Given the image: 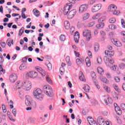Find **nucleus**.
I'll use <instances>...</instances> for the list:
<instances>
[{
    "instance_id": "f257e3e1",
    "label": "nucleus",
    "mask_w": 125,
    "mask_h": 125,
    "mask_svg": "<svg viewBox=\"0 0 125 125\" xmlns=\"http://www.w3.org/2000/svg\"><path fill=\"white\" fill-rule=\"evenodd\" d=\"M33 95L38 101H42L43 100V96L42 95V90L40 88L34 90L33 92Z\"/></svg>"
},
{
    "instance_id": "f03ea898",
    "label": "nucleus",
    "mask_w": 125,
    "mask_h": 125,
    "mask_svg": "<svg viewBox=\"0 0 125 125\" xmlns=\"http://www.w3.org/2000/svg\"><path fill=\"white\" fill-rule=\"evenodd\" d=\"M43 90L44 93L48 97H51V95H52L53 92L52 91V89H51V87L49 86V85H47L43 86Z\"/></svg>"
},
{
    "instance_id": "7ed1b4c3",
    "label": "nucleus",
    "mask_w": 125,
    "mask_h": 125,
    "mask_svg": "<svg viewBox=\"0 0 125 125\" xmlns=\"http://www.w3.org/2000/svg\"><path fill=\"white\" fill-rule=\"evenodd\" d=\"M83 36L86 38L87 42H89L91 39V32L89 29H85L83 32Z\"/></svg>"
},
{
    "instance_id": "20e7f679",
    "label": "nucleus",
    "mask_w": 125,
    "mask_h": 125,
    "mask_svg": "<svg viewBox=\"0 0 125 125\" xmlns=\"http://www.w3.org/2000/svg\"><path fill=\"white\" fill-rule=\"evenodd\" d=\"M101 7H102V4L101 3L95 4L92 7V12H97V11H99L101 9Z\"/></svg>"
},
{
    "instance_id": "39448f33",
    "label": "nucleus",
    "mask_w": 125,
    "mask_h": 125,
    "mask_svg": "<svg viewBox=\"0 0 125 125\" xmlns=\"http://www.w3.org/2000/svg\"><path fill=\"white\" fill-rule=\"evenodd\" d=\"M23 86L26 90H30L32 88V83L30 81H27L24 83Z\"/></svg>"
},
{
    "instance_id": "423d86ee",
    "label": "nucleus",
    "mask_w": 125,
    "mask_h": 125,
    "mask_svg": "<svg viewBox=\"0 0 125 125\" xmlns=\"http://www.w3.org/2000/svg\"><path fill=\"white\" fill-rule=\"evenodd\" d=\"M76 13H77V11L75 9L71 10L69 11L68 15L67 18L68 19H72L73 17L76 15Z\"/></svg>"
},
{
    "instance_id": "0eeeda50",
    "label": "nucleus",
    "mask_w": 125,
    "mask_h": 125,
    "mask_svg": "<svg viewBox=\"0 0 125 125\" xmlns=\"http://www.w3.org/2000/svg\"><path fill=\"white\" fill-rule=\"evenodd\" d=\"M28 77L31 79H36L38 77V73L35 71H30L28 73Z\"/></svg>"
},
{
    "instance_id": "6e6552de",
    "label": "nucleus",
    "mask_w": 125,
    "mask_h": 125,
    "mask_svg": "<svg viewBox=\"0 0 125 125\" xmlns=\"http://www.w3.org/2000/svg\"><path fill=\"white\" fill-rule=\"evenodd\" d=\"M72 8V6L66 5L64 6L63 8V14L64 15H67L68 14V12L70 11V9Z\"/></svg>"
},
{
    "instance_id": "1a4fd4ad",
    "label": "nucleus",
    "mask_w": 125,
    "mask_h": 125,
    "mask_svg": "<svg viewBox=\"0 0 125 125\" xmlns=\"http://www.w3.org/2000/svg\"><path fill=\"white\" fill-rule=\"evenodd\" d=\"M118 7L115 4H111L108 6V11L110 12H113L116 10Z\"/></svg>"
},
{
    "instance_id": "9d476101",
    "label": "nucleus",
    "mask_w": 125,
    "mask_h": 125,
    "mask_svg": "<svg viewBox=\"0 0 125 125\" xmlns=\"http://www.w3.org/2000/svg\"><path fill=\"white\" fill-rule=\"evenodd\" d=\"M86 9H87V5L85 4H83L79 8V12L83 13V11H86Z\"/></svg>"
},
{
    "instance_id": "9b49d317",
    "label": "nucleus",
    "mask_w": 125,
    "mask_h": 125,
    "mask_svg": "<svg viewBox=\"0 0 125 125\" xmlns=\"http://www.w3.org/2000/svg\"><path fill=\"white\" fill-rule=\"evenodd\" d=\"M17 80V75L15 73H13L10 76V81L11 83H15Z\"/></svg>"
},
{
    "instance_id": "f8f14e48",
    "label": "nucleus",
    "mask_w": 125,
    "mask_h": 125,
    "mask_svg": "<svg viewBox=\"0 0 125 125\" xmlns=\"http://www.w3.org/2000/svg\"><path fill=\"white\" fill-rule=\"evenodd\" d=\"M25 103L26 106H31V97L29 96H25Z\"/></svg>"
},
{
    "instance_id": "ddd939ff",
    "label": "nucleus",
    "mask_w": 125,
    "mask_h": 125,
    "mask_svg": "<svg viewBox=\"0 0 125 125\" xmlns=\"http://www.w3.org/2000/svg\"><path fill=\"white\" fill-rule=\"evenodd\" d=\"M97 123L99 125H105V122L104 121V119L102 117H99L97 119Z\"/></svg>"
},
{
    "instance_id": "4468645a",
    "label": "nucleus",
    "mask_w": 125,
    "mask_h": 125,
    "mask_svg": "<svg viewBox=\"0 0 125 125\" xmlns=\"http://www.w3.org/2000/svg\"><path fill=\"white\" fill-rule=\"evenodd\" d=\"M37 69V71L40 73L41 76H42V77H44L45 76V75H46V72H45V71L43 70V69H42V68L40 67Z\"/></svg>"
},
{
    "instance_id": "2eb2a0df",
    "label": "nucleus",
    "mask_w": 125,
    "mask_h": 125,
    "mask_svg": "<svg viewBox=\"0 0 125 125\" xmlns=\"http://www.w3.org/2000/svg\"><path fill=\"white\" fill-rule=\"evenodd\" d=\"M105 55L107 56H109V57H112V56H114V52L111 51L110 50H106L104 52Z\"/></svg>"
},
{
    "instance_id": "dca6fc26",
    "label": "nucleus",
    "mask_w": 125,
    "mask_h": 125,
    "mask_svg": "<svg viewBox=\"0 0 125 125\" xmlns=\"http://www.w3.org/2000/svg\"><path fill=\"white\" fill-rule=\"evenodd\" d=\"M79 79L82 82H85V78H84V75H83V72L80 71L79 73Z\"/></svg>"
},
{
    "instance_id": "f3484780",
    "label": "nucleus",
    "mask_w": 125,
    "mask_h": 125,
    "mask_svg": "<svg viewBox=\"0 0 125 125\" xmlns=\"http://www.w3.org/2000/svg\"><path fill=\"white\" fill-rule=\"evenodd\" d=\"M79 39H80V35H79V32L77 31L75 32V35L74 36V41L76 43L79 42Z\"/></svg>"
},
{
    "instance_id": "a211bd4d",
    "label": "nucleus",
    "mask_w": 125,
    "mask_h": 125,
    "mask_svg": "<svg viewBox=\"0 0 125 125\" xmlns=\"http://www.w3.org/2000/svg\"><path fill=\"white\" fill-rule=\"evenodd\" d=\"M115 111L117 113V115H119L120 116V115H122V110H121V108L119 106H116L115 107Z\"/></svg>"
},
{
    "instance_id": "6ab92c4d",
    "label": "nucleus",
    "mask_w": 125,
    "mask_h": 125,
    "mask_svg": "<svg viewBox=\"0 0 125 125\" xmlns=\"http://www.w3.org/2000/svg\"><path fill=\"white\" fill-rule=\"evenodd\" d=\"M89 16H90V15L88 13H86L83 15V20L85 21L87 20L88 18H89Z\"/></svg>"
},
{
    "instance_id": "aec40b11",
    "label": "nucleus",
    "mask_w": 125,
    "mask_h": 125,
    "mask_svg": "<svg viewBox=\"0 0 125 125\" xmlns=\"http://www.w3.org/2000/svg\"><path fill=\"white\" fill-rule=\"evenodd\" d=\"M83 89L86 92H89V90L90 89V87L88 86V85L85 84H84V87H83Z\"/></svg>"
},
{
    "instance_id": "412c9836",
    "label": "nucleus",
    "mask_w": 125,
    "mask_h": 125,
    "mask_svg": "<svg viewBox=\"0 0 125 125\" xmlns=\"http://www.w3.org/2000/svg\"><path fill=\"white\" fill-rule=\"evenodd\" d=\"M64 28L66 30H69L70 29V22L68 21H64Z\"/></svg>"
},
{
    "instance_id": "4be33fe9",
    "label": "nucleus",
    "mask_w": 125,
    "mask_h": 125,
    "mask_svg": "<svg viewBox=\"0 0 125 125\" xmlns=\"http://www.w3.org/2000/svg\"><path fill=\"white\" fill-rule=\"evenodd\" d=\"M19 69L20 71H24V70L27 69V65L22 63L20 65Z\"/></svg>"
},
{
    "instance_id": "5701e85b",
    "label": "nucleus",
    "mask_w": 125,
    "mask_h": 125,
    "mask_svg": "<svg viewBox=\"0 0 125 125\" xmlns=\"http://www.w3.org/2000/svg\"><path fill=\"white\" fill-rule=\"evenodd\" d=\"M94 49L95 52H98L99 50V44L98 43H95L94 45Z\"/></svg>"
},
{
    "instance_id": "b1692460",
    "label": "nucleus",
    "mask_w": 125,
    "mask_h": 125,
    "mask_svg": "<svg viewBox=\"0 0 125 125\" xmlns=\"http://www.w3.org/2000/svg\"><path fill=\"white\" fill-rule=\"evenodd\" d=\"M33 12L36 17H39L40 16V11L37 9H33Z\"/></svg>"
},
{
    "instance_id": "393cba45",
    "label": "nucleus",
    "mask_w": 125,
    "mask_h": 125,
    "mask_svg": "<svg viewBox=\"0 0 125 125\" xmlns=\"http://www.w3.org/2000/svg\"><path fill=\"white\" fill-rule=\"evenodd\" d=\"M65 60L67 64V66H72V63H71V61H70V57L68 56H66Z\"/></svg>"
},
{
    "instance_id": "a878e982",
    "label": "nucleus",
    "mask_w": 125,
    "mask_h": 125,
    "mask_svg": "<svg viewBox=\"0 0 125 125\" xmlns=\"http://www.w3.org/2000/svg\"><path fill=\"white\" fill-rule=\"evenodd\" d=\"M7 44L10 47L13 44V39H9L7 40Z\"/></svg>"
},
{
    "instance_id": "bb28decb",
    "label": "nucleus",
    "mask_w": 125,
    "mask_h": 125,
    "mask_svg": "<svg viewBox=\"0 0 125 125\" xmlns=\"http://www.w3.org/2000/svg\"><path fill=\"white\" fill-rule=\"evenodd\" d=\"M24 30H25V28H24L23 27H21L19 30L18 36L19 37H21V36H22V35H23V34H24Z\"/></svg>"
},
{
    "instance_id": "cd10ccee",
    "label": "nucleus",
    "mask_w": 125,
    "mask_h": 125,
    "mask_svg": "<svg viewBox=\"0 0 125 125\" xmlns=\"http://www.w3.org/2000/svg\"><path fill=\"white\" fill-rule=\"evenodd\" d=\"M112 96L113 98L115 99V100H118V99H119V95L118 94V93H117V92L115 91L112 92Z\"/></svg>"
},
{
    "instance_id": "c85d7f7f",
    "label": "nucleus",
    "mask_w": 125,
    "mask_h": 125,
    "mask_svg": "<svg viewBox=\"0 0 125 125\" xmlns=\"http://www.w3.org/2000/svg\"><path fill=\"white\" fill-rule=\"evenodd\" d=\"M101 16V14L100 13H98L94 16H92V19L93 20H96L97 19H98Z\"/></svg>"
},
{
    "instance_id": "c756f323",
    "label": "nucleus",
    "mask_w": 125,
    "mask_h": 125,
    "mask_svg": "<svg viewBox=\"0 0 125 125\" xmlns=\"http://www.w3.org/2000/svg\"><path fill=\"white\" fill-rule=\"evenodd\" d=\"M100 80L103 82V83H109V81H108V80L105 77H101Z\"/></svg>"
},
{
    "instance_id": "7c9ffc66",
    "label": "nucleus",
    "mask_w": 125,
    "mask_h": 125,
    "mask_svg": "<svg viewBox=\"0 0 125 125\" xmlns=\"http://www.w3.org/2000/svg\"><path fill=\"white\" fill-rule=\"evenodd\" d=\"M85 61L86 62V66H87V67H90L91 64L89 58L88 57L86 58Z\"/></svg>"
},
{
    "instance_id": "2f4dec72",
    "label": "nucleus",
    "mask_w": 125,
    "mask_h": 125,
    "mask_svg": "<svg viewBox=\"0 0 125 125\" xmlns=\"http://www.w3.org/2000/svg\"><path fill=\"white\" fill-rule=\"evenodd\" d=\"M113 88H114V89L116 90L117 92H121V90H120V88H119V86H118V85L116 84H113Z\"/></svg>"
},
{
    "instance_id": "473e14b6",
    "label": "nucleus",
    "mask_w": 125,
    "mask_h": 125,
    "mask_svg": "<svg viewBox=\"0 0 125 125\" xmlns=\"http://www.w3.org/2000/svg\"><path fill=\"white\" fill-rule=\"evenodd\" d=\"M104 89L107 92V93H110L111 92V90L110 89V87H108V86L104 85Z\"/></svg>"
},
{
    "instance_id": "72a5a7b5",
    "label": "nucleus",
    "mask_w": 125,
    "mask_h": 125,
    "mask_svg": "<svg viewBox=\"0 0 125 125\" xmlns=\"http://www.w3.org/2000/svg\"><path fill=\"white\" fill-rule=\"evenodd\" d=\"M96 27L98 29H102V28L104 27V23H99V24L96 25Z\"/></svg>"
},
{
    "instance_id": "f704fd0d",
    "label": "nucleus",
    "mask_w": 125,
    "mask_h": 125,
    "mask_svg": "<svg viewBox=\"0 0 125 125\" xmlns=\"http://www.w3.org/2000/svg\"><path fill=\"white\" fill-rule=\"evenodd\" d=\"M87 120L89 125H90V124H91L92 122L94 121V119H93V118H92L91 117H88L87 118Z\"/></svg>"
},
{
    "instance_id": "c9c22d12",
    "label": "nucleus",
    "mask_w": 125,
    "mask_h": 125,
    "mask_svg": "<svg viewBox=\"0 0 125 125\" xmlns=\"http://www.w3.org/2000/svg\"><path fill=\"white\" fill-rule=\"evenodd\" d=\"M114 43L115 45H116V46H118V47H121V46L122 45V43H121V42H120L119 41H114Z\"/></svg>"
},
{
    "instance_id": "e433bc0d",
    "label": "nucleus",
    "mask_w": 125,
    "mask_h": 125,
    "mask_svg": "<svg viewBox=\"0 0 125 125\" xmlns=\"http://www.w3.org/2000/svg\"><path fill=\"white\" fill-rule=\"evenodd\" d=\"M97 71L98 73H99V74H102V73H103L104 72V70H103V68H102V67H99L97 68Z\"/></svg>"
},
{
    "instance_id": "4c0bfd02",
    "label": "nucleus",
    "mask_w": 125,
    "mask_h": 125,
    "mask_svg": "<svg viewBox=\"0 0 125 125\" xmlns=\"http://www.w3.org/2000/svg\"><path fill=\"white\" fill-rule=\"evenodd\" d=\"M108 27L109 29H110V30H115V29H117V26L114 24H110Z\"/></svg>"
},
{
    "instance_id": "58836bf2",
    "label": "nucleus",
    "mask_w": 125,
    "mask_h": 125,
    "mask_svg": "<svg viewBox=\"0 0 125 125\" xmlns=\"http://www.w3.org/2000/svg\"><path fill=\"white\" fill-rule=\"evenodd\" d=\"M60 40L61 41V42H64L65 40H66V37H65V35H61L60 36Z\"/></svg>"
},
{
    "instance_id": "ea45409f",
    "label": "nucleus",
    "mask_w": 125,
    "mask_h": 125,
    "mask_svg": "<svg viewBox=\"0 0 125 125\" xmlns=\"http://www.w3.org/2000/svg\"><path fill=\"white\" fill-rule=\"evenodd\" d=\"M97 61L98 62V64H102V59L101 57H98L97 59Z\"/></svg>"
},
{
    "instance_id": "a19ab883",
    "label": "nucleus",
    "mask_w": 125,
    "mask_h": 125,
    "mask_svg": "<svg viewBox=\"0 0 125 125\" xmlns=\"http://www.w3.org/2000/svg\"><path fill=\"white\" fill-rule=\"evenodd\" d=\"M1 72L3 74H5V70L2 68V65L0 64V74Z\"/></svg>"
},
{
    "instance_id": "79ce46f5",
    "label": "nucleus",
    "mask_w": 125,
    "mask_h": 125,
    "mask_svg": "<svg viewBox=\"0 0 125 125\" xmlns=\"http://www.w3.org/2000/svg\"><path fill=\"white\" fill-rule=\"evenodd\" d=\"M104 20H105V17H103L98 20V23H103L102 22H103V21H104Z\"/></svg>"
},
{
    "instance_id": "37998d69",
    "label": "nucleus",
    "mask_w": 125,
    "mask_h": 125,
    "mask_svg": "<svg viewBox=\"0 0 125 125\" xmlns=\"http://www.w3.org/2000/svg\"><path fill=\"white\" fill-rule=\"evenodd\" d=\"M95 24V21H92L88 23L87 27H93V25Z\"/></svg>"
},
{
    "instance_id": "c03bdc74",
    "label": "nucleus",
    "mask_w": 125,
    "mask_h": 125,
    "mask_svg": "<svg viewBox=\"0 0 125 125\" xmlns=\"http://www.w3.org/2000/svg\"><path fill=\"white\" fill-rule=\"evenodd\" d=\"M47 67L48 70H49V71H51V70H52V65H51V63L50 62H49L47 64Z\"/></svg>"
},
{
    "instance_id": "a18cd8bd",
    "label": "nucleus",
    "mask_w": 125,
    "mask_h": 125,
    "mask_svg": "<svg viewBox=\"0 0 125 125\" xmlns=\"http://www.w3.org/2000/svg\"><path fill=\"white\" fill-rule=\"evenodd\" d=\"M91 77L93 80L96 79V74L94 72H91Z\"/></svg>"
},
{
    "instance_id": "49530a36",
    "label": "nucleus",
    "mask_w": 125,
    "mask_h": 125,
    "mask_svg": "<svg viewBox=\"0 0 125 125\" xmlns=\"http://www.w3.org/2000/svg\"><path fill=\"white\" fill-rule=\"evenodd\" d=\"M117 65H112V66L110 67V69L111 70H113V71H117Z\"/></svg>"
},
{
    "instance_id": "de8ad7c7",
    "label": "nucleus",
    "mask_w": 125,
    "mask_h": 125,
    "mask_svg": "<svg viewBox=\"0 0 125 125\" xmlns=\"http://www.w3.org/2000/svg\"><path fill=\"white\" fill-rule=\"evenodd\" d=\"M119 67L120 69H125V64L124 63H121L119 64Z\"/></svg>"
},
{
    "instance_id": "09e8293b",
    "label": "nucleus",
    "mask_w": 125,
    "mask_h": 125,
    "mask_svg": "<svg viewBox=\"0 0 125 125\" xmlns=\"http://www.w3.org/2000/svg\"><path fill=\"white\" fill-rule=\"evenodd\" d=\"M76 61L77 65H81L82 64V61L80 59H76Z\"/></svg>"
},
{
    "instance_id": "8fccbe9b",
    "label": "nucleus",
    "mask_w": 125,
    "mask_h": 125,
    "mask_svg": "<svg viewBox=\"0 0 125 125\" xmlns=\"http://www.w3.org/2000/svg\"><path fill=\"white\" fill-rule=\"evenodd\" d=\"M121 24L122 25L123 28H125V20L124 19H121Z\"/></svg>"
},
{
    "instance_id": "3c124183",
    "label": "nucleus",
    "mask_w": 125,
    "mask_h": 125,
    "mask_svg": "<svg viewBox=\"0 0 125 125\" xmlns=\"http://www.w3.org/2000/svg\"><path fill=\"white\" fill-rule=\"evenodd\" d=\"M109 23H115V22H116V19L114 18H111L109 20Z\"/></svg>"
},
{
    "instance_id": "603ef678",
    "label": "nucleus",
    "mask_w": 125,
    "mask_h": 125,
    "mask_svg": "<svg viewBox=\"0 0 125 125\" xmlns=\"http://www.w3.org/2000/svg\"><path fill=\"white\" fill-rule=\"evenodd\" d=\"M121 108L123 111L125 112V104H121Z\"/></svg>"
},
{
    "instance_id": "864d4df0",
    "label": "nucleus",
    "mask_w": 125,
    "mask_h": 125,
    "mask_svg": "<svg viewBox=\"0 0 125 125\" xmlns=\"http://www.w3.org/2000/svg\"><path fill=\"white\" fill-rule=\"evenodd\" d=\"M113 12L114 15H119L120 14V11L118 10H115Z\"/></svg>"
},
{
    "instance_id": "5fc2aeb1",
    "label": "nucleus",
    "mask_w": 125,
    "mask_h": 125,
    "mask_svg": "<svg viewBox=\"0 0 125 125\" xmlns=\"http://www.w3.org/2000/svg\"><path fill=\"white\" fill-rule=\"evenodd\" d=\"M0 117H1V120H6V115L4 114H0Z\"/></svg>"
},
{
    "instance_id": "6e6d98bb",
    "label": "nucleus",
    "mask_w": 125,
    "mask_h": 125,
    "mask_svg": "<svg viewBox=\"0 0 125 125\" xmlns=\"http://www.w3.org/2000/svg\"><path fill=\"white\" fill-rule=\"evenodd\" d=\"M2 109L3 110V113H6V109L5 108V105H4V104H2Z\"/></svg>"
},
{
    "instance_id": "4d7b16f0",
    "label": "nucleus",
    "mask_w": 125,
    "mask_h": 125,
    "mask_svg": "<svg viewBox=\"0 0 125 125\" xmlns=\"http://www.w3.org/2000/svg\"><path fill=\"white\" fill-rule=\"evenodd\" d=\"M91 102L93 105H96V104H97V101L95 100H91Z\"/></svg>"
},
{
    "instance_id": "13d9d810",
    "label": "nucleus",
    "mask_w": 125,
    "mask_h": 125,
    "mask_svg": "<svg viewBox=\"0 0 125 125\" xmlns=\"http://www.w3.org/2000/svg\"><path fill=\"white\" fill-rule=\"evenodd\" d=\"M115 81L116 82V83H120V81H121V79L119 78L118 77H116L114 78Z\"/></svg>"
},
{
    "instance_id": "bf43d9fd",
    "label": "nucleus",
    "mask_w": 125,
    "mask_h": 125,
    "mask_svg": "<svg viewBox=\"0 0 125 125\" xmlns=\"http://www.w3.org/2000/svg\"><path fill=\"white\" fill-rule=\"evenodd\" d=\"M12 113L13 114L14 117H16L17 112H16V109L15 108L13 109Z\"/></svg>"
},
{
    "instance_id": "052dcab7",
    "label": "nucleus",
    "mask_w": 125,
    "mask_h": 125,
    "mask_svg": "<svg viewBox=\"0 0 125 125\" xmlns=\"http://www.w3.org/2000/svg\"><path fill=\"white\" fill-rule=\"evenodd\" d=\"M107 100H108L109 103H110V104H112L113 103V100H112V98H107Z\"/></svg>"
},
{
    "instance_id": "680f3d73",
    "label": "nucleus",
    "mask_w": 125,
    "mask_h": 125,
    "mask_svg": "<svg viewBox=\"0 0 125 125\" xmlns=\"http://www.w3.org/2000/svg\"><path fill=\"white\" fill-rule=\"evenodd\" d=\"M46 80L47 82V83H51V79L49 77H47L46 78Z\"/></svg>"
},
{
    "instance_id": "e2e57ef3",
    "label": "nucleus",
    "mask_w": 125,
    "mask_h": 125,
    "mask_svg": "<svg viewBox=\"0 0 125 125\" xmlns=\"http://www.w3.org/2000/svg\"><path fill=\"white\" fill-rule=\"evenodd\" d=\"M95 0H90L89 1V4L92 5L93 3H95Z\"/></svg>"
},
{
    "instance_id": "0e129e2a",
    "label": "nucleus",
    "mask_w": 125,
    "mask_h": 125,
    "mask_svg": "<svg viewBox=\"0 0 125 125\" xmlns=\"http://www.w3.org/2000/svg\"><path fill=\"white\" fill-rule=\"evenodd\" d=\"M8 118L10 120V121H11L12 122H15V120L13 119V118L11 115L8 116Z\"/></svg>"
},
{
    "instance_id": "69168bd1",
    "label": "nucleus",
    "mask_w": 125,
    "mask_h": 125,
    "mask_svg": "<svg viewBox=\"0 0 125 125\" xmlns=\"http://www.w3.org/2000/svg\"><path fill=\"white\" fill-rule=\"evenodd\" d=\"M8 118L10 120V121H11L12 122H15V120L13 119V118L11 115L8 116Z\"/></svg>"
},
{
    "instance_id": "338daca9",
    "label": "nucleus",
    "mask_w": 125,
    "mask_h": 125,
    "mask_svg": "<svg viewBox=\"0 0 125 125\" xmlns=\"http://www.w3.org/2000/svg\"><path fill=\"white\" fill-rule=\"evenodd\" d=\"M8 118L10 120V121H11L12 122H15V120L13 119V118L11 115L8 116Z\"/></svg>"
},
{
    "instance_id": "774afa93",
    "label": "nucleus",
    "mask_w": 125,
    "mask_h": 125,
    "mask_svg": "<svg viewBox=\"0 0 125 125\" xmlns=\"http://www.w3.org/2000/svg\"><path fill=\"white\" fill-rule=\"evenodd\" d=\"M90 125H98V124H97V123L95 122V121H94V120Z\"/></svg>"
}]
</instances>
